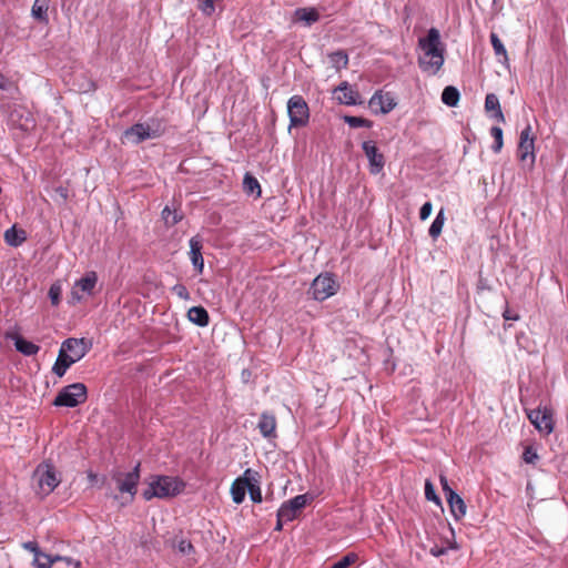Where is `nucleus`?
Masks as SVG:
<instances>
[{
	"mask_svg": "<svg viewBox=\"0 0 568 568\" xmlns=\"http://www.w3.org/2000/svg\"><path fill=\"white\" fill-rule=\"evenodd\" d=\"M14 346L18 352H20L21 354H23L26 356L36 355L40 349V347L38 345H36L34 343H32L30 341L24 339L21 336L16 337Z\"/></svg>",
	"mask_w": 568,
	"mask_h": 568,
	"instance_id": "nucleus-24",
	"label": "nucleus"
},
{
	"mask_svg": "<svg viewBox=\"0 0 568 568\" xmlns=\"http://www.w3.org/2000/svg\"><path fill=\"white\" fill-rule=\"evenodd\" d=\"M174 547L182 555H190L194 550V547L191 544V541L186 539H180L179 541H176V544H174Z\"/></svg>",
	"mask_w": 568,
	"mask_h": 568,
	"instance_id": "nucleus-38",
	"label": "nucleus"
},
{
	"mask_svg": "<svg viewBox=\"0 0 568 568\" xmlns=\"http://www.w3.org/2000/svg\"><path fill=\"white\" fill-rule=\"evenodd\" d=\"M485 110L491 119L497 118V95L489 93L485 100Z\"/></svg>",
	"mask_w": 568,
	"mask_h": 568,
	"instance_id": "nucleus-34",
	"label": "nucleus"
},
{
	"mask_svg": "<svg viewBox=\"0 0 568 568\" xmlns=\"http://www.w3.org/2000/svg\"><path fill=\"white\" fill-rule=\"evenodd\" d=\"M336 99L344 104L352 105L356 103V92L349 88L347 82L342 83L336 90Z\"/></svg>",
	"mask_w": 568,
	"mask_h": 568,
	"instance_id": "nucleus-22",
	"label": "nucleus"
},
{
	"mask_svg": "<svg viewBox=\"0 0 568 568\" xmlns=\"http://www.w3.org/2000/svg\"><path fill=\"white\" fill-rule=\"evenodd\" d=\"M162 215H163V219L165 220V222L170 225H175L182 219V216L179 215L175 211H171V209L169 206L164 207Z\"/></svg>",
	"mask_w": 568,
	"mask_h": 568,
	"instance_id": "nucleus-36",
	"label": "nucleus"
},
{
	"mask_svg": "<svg viewBox=\"0 0 568 568\" xmlns=\"http://www.w3.org/2000/svg\"><path fill=\"white\" fill-rule=\"evenodd\" d=\"M256 475L257 474L252 470V476L248 477V486L246 487V490L248 491L250 497L253 503H261L262 501V491H261Z\"/></svg>",
	"mask_w": 568,
	"mask_h": 568,
	"instance_id": "nucleus-27",
	"label": "nucleus"
},
{
	"mask_svg": "<svg viewBox=\"0 0 568 568\" xmlns=\"http://www.w3.org/2000/svg\"><path fill=\"white\" fill-rule=\"evenodd\" d=\"M320 19V13L314 8H298L294 12V20L304 22L305 26L310 27Z\"/></svg>",
	"mask_w": 568,
	"mask_h": 568,
	"instance_id": "nucleus-20",
	"label": "nucleus"
},
{
	"mask_svg": "<svg viewBox=\"0 0 568 568\" xmlns=\"http://www.w3.org/2000/svg\"><path fill=\"white\" fill-rule=\"evenodd\" d=\"M87 387L82 383H74L63 387L53 400L58 407H77L87 400Z\"/></svg>",
	"mask_w": 568,
	"mask_h": 568,
	"instance_id": "nucleus-5",
	"label": "nucleus"
},
{
	"mask_svg": "<svg viewBox=\"0 0 568 568\" xmlns=\"http://www.w3.org/2000/svg\"><path fill=\"white\" fill-rule=\"evenodd\" d=\"M534 138L531 135V128L527 125L520 133V140L518 145V156L523 162L532 164L535 162L534 152Z\"/></svg>",
	"mask_w": 568,
	"mask_h": 568,
	"instance_id": "nucleus-14",
	"label": "nucleus"
},
{
	"mask_svg": "<svg viewBox=\"0 0 568 568\" xmlns=\"http://www.w3.org/2000/svg\"><path fill=\"white\" fill-rule=\"evenodd\" d=\"M284 521H286L285 518H281V517L277 516V523H276L275 529L276 530H282Z\"/></svg>",
	"mask_w": 568,
	"mask_h": 568,
	"instance_id": "nucleus-51",
	"label": "nucleus"
},
{
	"mask_svg": "<svg viewBox=\"0 0 568 568\" xmlns=\"http://www.w3.org/2000/svg\"><path fill=\"white\" fill-rule=\"evenodd\" d=\"M307 501V495L295 496L281 506L278 509V517L285 518L286 521L294 520L297 517L298 511L306 506Z\"/></svg>",
	"mask_w": 568,
	"mask_h": 568,
	"instance_id": "nucleus-15",
	"label": "nucleus"
},
{
	"mask_svg": "<svg viewBox=\"0 0 568 568\" xmlns=\"http://www.w3.org/2000/svg\"><path fill=\"white\" fill-rule=\"evenodd\" d=\"M529 422L538 432L549 435L554 430L552 412L547 407H538L527 413Z\"/></svg>",
	"mask_w": 568,
	"mask_h": 568,
	"instance_id": "nucleus-8",
	"label": "nucleus"
},
{
	"mask_svg": "<svg viewBox=\"0 0 568 568\" xmlns=\"http://www.w3.org/2000/svg\"><path fill=\"white\" fill-rule=\"evenodd\" d=\"M362 149L368 160L369 172L374 175L379 174L384 169L385 158L383 153L379 152L376 143L374 141H364Z\"/></svg>",
	"mask_w": 568,
	"mask_h": 568,
	"instance_id": "nucleus-12",
	"label": "nucleus"
},
{
	"mask_svg": "<svg viewBox=\"0 0 568 568\" xmlns=\"http://www.w3.org/2000/svg\"><path fill=\"white\" fill-rule=\"evenodd\" d=\"M497 0H493V3H496Z\"/></svg>",
	"mask_w": 568,
	"mask_h": 568,
	"instance_id": "nucleus-57",
	"label": "nucleus"
},
{
	"mask_svg": "<svg viewBox=\"0 0 568 568\" xmlns=\"http://www.w3.org/2000/svg\"><path fill=\"white\" fill-rule=\"evenodd\" d=\"M140 479V464H138L131 471L126 474H116L114 476V480L116 483L118 489L121 493H129L131 495V499L136 493V486Z\"/></svg>",
	"mask_w": 568,
	"mask_h": 568,
	"instance_id": "nucleus-13",
	"label": "nucleus"
},
{
	"mask_svg": "<svg viewBox=\"0 0 568 568\" xmlns=\"http://www.w3.org/2000/svg\"><path fill=\"white\" fill-rule=\"evenodd\" d=\"M184 483L178 477L172 476H152L150 477L148 488L143 490V498H170L179 495L184 489Z\"/></svg>",
	"mask_w": 568,
	"mask_h": 568,
	"instance_id": "nucleus-2",
	"label": "nucleus"
},
{
	"mask_svg": "<svg viewBox=\"0 0 568 568\" xmlns=\"http://www.w3.org/2000/svg\"><path fill=\"white\" fill-rule=\"evenodd\" d=\"M187 318L193 324L205 327L209 325L210 316L207 311L202 306H193L187 311Z\"/></svg>",
	"mask_w": 568,
	"mask_h": 568,
	"instance_id": "nucleus-21",
	"label": "nucleus"
},
{
	"mask_svg": "<svg viewBox=\"0 0 568 568\" xmlns=\"http://www.w3.org/2000/svg\"><path fill=\"white\" fill-rule=\"evenodd\" d=\"M290 126H304L308 122L310 110L306 101L301 95H293L287 102Z\"/></svg>",
	"mask_w": 568,
	"mask_h": 568,
	"instance_id": "nucleus-6",
	"label": "nucleus"
},
{
	"mask_svg": "<svg viewBox=\"0 0 568 568\" xmlns=\"http://www.w3.org/2000/svg\"><path fill=\"white\" fill-rule=\"evenodd\" d=\"M252 476V469H246L243 476L236 478L231 486V496L235 504H241L245 498L248 477Z\"/></svg>",
	"mask_w": 568,
	"mask_h": 568,
	"instance_id": "nucleus-18",
	"label": "nucleus"
},
{
	"mask_svg": "<svg viewBox=\"0 0 568 568\" xmlns=\"http://www.w3.org/2000/svg\"><path fill=\"white\" fill-rule=\"evenodd\" d=\"M425 497L428 500L435 501L436 504H439V498L435 493V488L433 484L429 480H426L425 483Z\"/></svg>",
	"mask_w": 568,
	"mask_h": 568,
	"instance_id": "nucleus-41",
	"label": "nucleus"
},
{
	"mask_svg": "<svg viewBox=\"0 0 568 568\" xmlns=\"http://www.w3.org/2000/svg\"><path fill=\"white\" fill-rule=\"evenodd\" d=\"M357 559L356 554L349 552L335 561L329 568H348L351 565L355 564Z\"/></svg>",
	"mask_w": 568,
	"mask_h": 568,
	"instance_id": "nucleus-35",
	"label": "nucleus"
},
{
	"mask_svg": "<svg viewBox=\"0 0 568 568\" xmlns=\"http://www.w3.org/2000/svg\"><path fill=\"white\" fill-rule=\"evenodd\" d=\"M97 282V273L88 272L84 276L75 281L71 291L72 300L74 302H80L87 296H91L93 294Z\"/></svg>",
	"mask_w": 568,
	"mask_h": 568,
	"instance_id": "nucleus-9",
	"label": "nucleus"
},
{
	"mask_svg": "<svg viewBox=\"0 0 568 568\" xmlns=\"http://www.w3.org/2000/svg\"><path fill=\"white\" fill-rule=\"evenodd\" d=\"M13 88V83L8 80L3 74L0 73V89L10 90Z\"/></svg>",
	"mask_w": 568,
	"mask_h": 568,
	"instance_id": "nucleus-45",
	"label": "nucleus"
},
{
	"mask_svg": "<svg viewBox=\"0 0 568 568\" xmlns=\"http://www.w3.org/2000/svg\"><path fill=\"white\" fill-rule=\"evenodd\" d=\"M498 116H499V121H503V120H504V115H503V113H501V110H500V109H499Z\"/></svg>",
	"mask_w": 568,
	"mask_h": 568,
	"instance_id": "nucleus-56",
	"label": "nucleus"
},
{
	"mask_svg": "<svg viewBox=\"0 0 568 568\" xmlns=\"http://www.w3.org/2000/svg\"><path fill=\"white\" fill-rule=\"evenodd\" d=\"M91 345V342L85 338H68L62 343L60 351L78 362L85 356Z\"/></svg>",
	"mask_w": 568,
	"mask_h": 568,
	"instance_id": "nucleus-10",
	"label": "nucleus"
},
{
	"mask_svg": "<svg viewBox=\"0 0 568 568\" xmlns=\"http://www.w3.org/2000/svg\"><path fill=\"white\" fill-rule=\"evenodd\" d=\"M490 135L494 138V143L491 144V149L497 151V124L493 125L489 130Z\"/></svg>",
	"mask_w": 568,
	"mask_h": 568,
	"instance_id": "nucleus-48",
	"label": "nucleus"
},
{
	"mask_svg": "<svg viewBox=\"0 0 568 568\" xmlns=\"http://www.w3.org/2000/svg\"><path fill=\"white\" fill-rule=\"evenodd\" d=\"M490 43H491V47L493 49L495 50V52L497 53V43H498V40H497V33L491 31L490 32Z\"/></svg>",
	"mask_w": 568,
	"mask_h": 568,
	"instance_id": "nucleus-50",
	"label": "nucleus"
},
{
	"mask_svg": "<svg viewBox=\"0 0 568 568\" xmlns=\"http://www.w3.org/2000/svg\"><path fill=\"white\" fill-rule=\"evenodd\" d=\"M243 187L247 194H253L255 192H257V195L261 194V186H260L258 181L253 175H251L248 173H246L244 175Z\"/></svg>",
	"mask_w": 568,
	"mask_h": 568,
	"instance_id": "nucleus-32",
	"label": "nucleus"
},
{
	"mask_svg": "<svg viewBox=\"0 0 568 568\" xmlns=\"http://www.w3.org/2000/svg\"><path fill=\"white\" fill-rule=\"evenodd\" d=\"M62 288L60 284H52L49 288V298L52 305L57 306L60 303Z\"/></svg>",
	"mask_w": 568,
	"mask_h": 568,
	"instance_id": "nucleus-37",
	"label": "nucleus"
},
{
	"mask_svg": "<svg viewBox=\"0 0 568 568\" xmlns=\"http://www.w3.org/2000/svg\"><path fill=\"white\" fill-rule=\"evenodd\" d=\"M172 292L178 296L180 297L181 300H184V301H189L191 298V295L186 288L185 285L183 284H175L173 287H172Z\"/></svg>",
	"mask_w": 568,
	"mask_h": 568,
	"instance_id": "nucleus-40",
	"label": "nucleus"
},
{
	"mask_svg": "<svg viewBox=\"0 0 568 568\" xmlns=\"http://www.w3.org/2000/svg\"><path fill=\"white\" fill-rule=\"evenodd\" d=\"M23 548L33 552L34 557L37 556V552H41L38 545L33 541H28L23 544Z\"/></svg>",
	"mask_w": 568,
	"mask_h": 568,
	"instance_id": "nucleus-46",
	"label": "nucleus"
},
{
	"mask_svg": "<svg viewBox=\"0 0 568 568\" xmlns=\"http://www.w3.org/2000/svg\"><path fill=\"white\" fill-rule=\"evenodd\" d=\"M432 210H433V204L430 202H425L422 207H420V211H419V219L422 221H425L427 220L430 214H432Z\"/></svg>",
	"mask_w": 568,
	"mask_h": 568,
	"instance_id": "nucleus-44",
	"label": "nucleus"
},
{
	"mask_svg": "<svg viewBox=\"0 0 568 568\" xmlns=\"http://www.w3.org/2000/svg\"><path fill=\"white\" fill-rule=\"evenodd\" d=\"M32 17L41 22H48V4L44 0H36L32 10Z\"/></svg>",
	"mask_w": 568,
	"mask_h": 568,
	"instance_id": "nucleus-28",
	"label": "nucleus"
},
{
	"mask_svg": "<svg viewBox=\"0 0 568 568\" xmlns=\"http://www.w3.org/2000/svg\"><path fill=\"white\" fill-rule=\"evenodd\" d=\"M190 245V260L195 271L201 274L204 270V260L202 256V240L200 236H193L189 241Z\"/></svg>",
	"mask_w": 568,
	"mask_h": 568,
	"instance_id": "nucleus-17",
	"label": "nucleus"
},
{
	"mask_svg": "<svg viewBox=\"0 0 568 568\" xmlns=\"http://www.w3.org/2000/svg\"><path fill=\"white\" fill-rule=\"evenodd\" d=\"M538 455L532 447H526L523 454V459L527 464H535L538 460Z\"/></svg>",
	"mask_w": 568,
	"mask_h": 568,
	"instance_id": "nucleus-42",
	"label": "nucleus"
},
{
	"mask_svg": "<svg viewBox=\"0 0 568 568\" xmlns=\"http://www.w3.org/2000/svg\"><path fill=\"white\" fill-rule=\"evenodd\" d=\"M498 134H499V149H500L501 144H503V142H501V130L500 129L498 131Z\"/></svg>",
	"mask_w": 568,
	"mask_h": 568,
	"instance_id": "nucleus-54",
	"label": "nucleus"
},
{
	"mask_svg": "<svg viewBox=\"0 0 568 568\" xmlns=\"http://www.w3.org/2000/svg\"><path fill=\"white\" fill-rule=\"evenodd\" d=\"M33 481L37 485V494L45 497L61 483V478L53 465L49 463L40 464L33 473Z\"/></svg>",
	"mask_w": 568,
	"mask_h": 568,
	"instance_id": "nucleus-4",
	"label": "nucleus"
},
{
	"mask_svg": "<svg viewBox=\"0 0 568 568\" xmlns=\"http://www.w3.org/2000/svg\"><path fill=\"white\" fill-rule=\"evenodd\" d=\"M257 428L263 437L273 438L276 437V418L273 414L264 412L260 416Z\"/></svg>",
	"mask_w": 568,
	"mask_h": 568,
	"instance_id": "nucleus-19",
	"label": "nucleus"
},
{
	"mask_svg": "<svg viewBox=\"0 0 568 568\" xmlns=\"http://www.w3.org/2000/svg\"><path fill=\"white\" fill-rule=\"evenodd\" d=\"M199 9L205 16H212L215 10L214 0H199Z\"/></svg>",
	"mask_w": 568,
	"mask_h": 568,
	"instance_id": "nucleus-39",
	"label": "nucleus"
},
{
	"mask_svg": "<svg viewBox=\"0 0 568 568\" xmlns=\"http://www.w3.org/2000/svg\"><path fill=\"white\" fill-rule=\"evenodd\" d=\"M54 196H55V200H59L62 203H64V202H67V200L69 197V191L64 186H61V185L57 186L54 189Z\"/></svg>",
	"mask_w": 568,
	"mask_h": 568,
	"instance_id": "nucleus-43",
	"label": "nucleus"
},
{
	"mask_svg": "<svg viewBox=\"0 0 568 568\" xmlns=\"http://www.w3.org/2000/svg\"><path fill=\"white\" fill-rule=\"evenodd\" d=\"M61 556H50L44 552H37V556L33 558V565L37 568H51L52 565L57 561H61Z\"/></svg>",
	"mask_w": 568,
	"mask_h": 568,
	"instance_id": "nucleus-26",
	"label": "nucleus"
},
{
	"mask_svg": "<svg viewBox=\"0 0 568 568\" xmlns=\"http://www.w3.org/2000/svg\"><path fill=\"white\" fill-rule=\"evenodd\" d=\"M74 363L75 362L70 356H67L63 352L60 351L52 371L57 376L62 377L68 368Z\"/></svg>",
	"mask_w": 568,
	"mask_h": 568,
	"instance_id": "nucleus-25",
	"label": "nucleus"
},
{
	"mask_svg": "<svg viewBox=\"0 0 568 568\" xmlns=\"http://www.w3.org/2000/svg\"><path fill=\"white\" fill-rule=\"evenodd\" d=\"M164 128L161 121L151 119L143 123H136L126 129L123 139L132 144H140L145 140L156 139L162 135Z\"/></svg>",
	"mask_w": 568,
	"mask_h": 568,
	"instance_id": "nucleus-3",
	"label": "nucleus"
},
{
	"mask_svg": "<svg viewBox=\"0 0 568 568\" xmlns=\"http://www.w3.org/2000/svg\"><path fill=\"white\" fill-rule=\"evenodd\" d=\"M61 560L65 561L68 565H73L75 568H80L81 566V562L79 560H74L70 557H62Z\"/></svg>",
	"mask_w": 568,
	"mask_h": 568,
	"instance_id": "nucleus-49",
	"label": "nucleus"
},
{
	"mask_svg": "<svg viewBox=\"0 0 568 568\" xmlns=\"http://www.w3.org/2000/svg\"><path fill=\"white\" fill-rule=\"evenodd\" d=\"M503 317L505 318V321H516L519 318L518 314L506 308L503 313Z\"/></svg>",
	"mask_w": 568,
	"mask_h": 568,
	"instance_id": "nucleus-47",
	"label": "nucleus"
},
{
	"mask_svg": "<svg viewBox=\"0 0 568 568\" xmlns=\"http://www.w3.org/2000/svg\"><path fill=\"white\" fill-rule=\"evenodd\" d=\"M440 484L443 486V490L445 491L447 503L449 505L452 515L456 520L463 518L466 514V504L463 498L455 493L449 486L446 477L440 476Z\"/></svg>",
	"mask_w": 568,
	"mask_h": 568,
	"instance_id": "nucleus-11",
	"label": "nucleus"
},
{
	"mask_svg": "<svg viewBox=\"0 0 568 568\" xmlns=\"http://www.w3.org/2000/svg\"><path fill=\"white\" fill-rule=\"evenodd\" d=\"M337 291V284L332 275L321 274L314 278L311 293L316 301H325L333 296Z\"/></svg>",
	"mask_w": 568,
	"mask_h": 568,
	"instance_id": "nucleus-7",
	"label": "nucleus"
},
{
	"mask_svg": "<svg viewBox=\"0 0 568 568\" xmlns=\"http://www.w3.org/2000/svg\"><path fill=\"white\" fill-rule=\"evenodd\" d=\"M442 101L448 106H456L459 101V91L455 87H446L442 93Z\"/></svg>",
	"mask_w": 568,
	"mask_h": 568,
	"instance_id": "nucleus-29",
	"label": "nucleus"
},
{
	"mask_svg": "<svg viewBox=\"0 0 568 568\" xmlns=\"http://www.w3.org/2000/svg\"><path fill=\"white\" fill-rule=\"evenodd\" d=\"M89 478H90L91 480H94V479L97 478V475H94V474L90 473V474H89Z\"/></svg>",
	"mask_w": 568,
	"mask_h": 568,
	"instance_id": "nucleus-55",
	"label": "nucleus"
},
{
	"mask_svg": "<svg viewBox=\"0 0 568 568\" xmlns=\"http://www.w3.org/2000/svg\"><path fill=\"white\" fill-rule=\"evenodd\" d=\"M396 104L394 97L389 92L384 93L383 91H377L369 100V108L374 113L386 114L390 112Z\"/></svg>",
	"mask_w": 568,
	"mask_h": 568,
	"instance_id": "nucleus-16",
	"label": "nucleus"
},
{
	"mask_svg": "<svg viewBox=\"0 0 568 568\" xmlns=\"http://www.w3.org/2000/svg\"><path fill=\"white\" fill-rule=\"evenodd\" d=\"M503 55L506 58V49L505 47L499 42V57Z\"/></svg>",
	"mask_w": 568,
	"mask_h": 568,
	"instance_id": "nucleus-52",
	"label": "nucleus"
},
{
	"mask_svg": "<svg viewBox=\"0 0 568 568\" xmlns=\"http://www.w3.org/2000/svg\"><path fill=\"white\" fill-rule=\"evenodd\" d=\"M345 123H347L351 128H371L372 121L362 118V116H353V115H346L344 116Z\"/></svg>",
	"mask_w": 568,
	"mask_h": 568,
	"instance_id": "nucleus-33",
	"label": "nucleus"
},
{
	"mask_svg": "<svg viewBox=\"0 0 568 568\" xmlns=\"http://www.w3.org/2000/svg\"><path fill=\"white\" fill-rule=\"evenodd\" d=\"M418 47L422 53L418 57L419 68L429 74H436L444 64L445 45L436 28H430L427 36L419 38Z\"/></svg>",
	"mask_w": 568,
	"mask_h": 568,
	"instance_id": "nucleus-1",
	"label": "nucleus"
},
{
	"mask_svg": "<svg viewBox=\"0 0 568 568\" xmlns=\"http://www.w3.org/2000/svg\"><path fill=\"white\" fill-rule=\"evenodd\" d=\"M328 57L331 63L337 70L346 68L348 64V55L342 50L333 52Z\"/></svg>",
	"mask_w": 568,
	"mask_h": 568,
	"instance_id": "nucleus-31",
	"label": "nucleus"
},
{
	"mask_svg": "<svg viewBox=\"0 0 568 568\" xmlns=\"http://www.w3.org/2000/svg\"><path fill=\"white\" fill-rule=\"evenodd\" d=\"M26 232L18 230L14 225L4 232V241L8 245L17 247L26 241Z\"/></svg>",
	"mask_w": 568,
	"mask_h": 568,
	"instance_id": "nucleus-23",
	"label": "nucleus"
},
{
	"mask_svg": "<svg viewBox=\"0 0 568 568\" xmlns=\"http://www.w3.org/2000/svg\"><path fill=\"white\" fill-rule=\"evenodd\" d=\"M443 552H444V550H443V549H432V554H433L434 556H440Z\"/></svg>",
	"mask_w": 568,
	"mask_h": 568,
	"instance_id": "nucleus-53",
	"label": "nucleus"
},
{
	"mask_svg": "<svg viewBox=\"0 0 568 568\" xmlns=\"http://www.w3.org/2000/svg\"><path fill=\"white\" fill-rule=\"evenodd\" d=\"M444 223H445V213H444V209H440V211L437 213L435 220L433 221V223L428 230V234L432 239H437L440 235V233L443 231Z\"/></svg>",
	"mask_w": 568,
	"mask_h": 568,
	"instance_id": "nucleus-30",
	"label": "nucleus"
}]
</instances>
